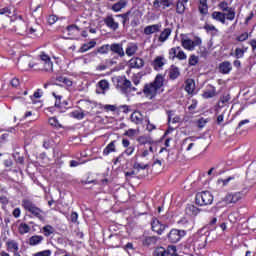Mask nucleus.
Instances as JSON below:
<instances>
[{
  "mask_svg": "<svg viewBox=\"0 0 256 256\" xmlns=\"http://www.w3.org/2000/svg\"><path fill=\"white\" fill-rule=\"evenodd\" d=\"M163 75L158 74L152 83L145 84L143 93L148 99H154L157 91L163 87Z\"/></svg>",
  "mask_w": 256,
  "mask_h": 256,
  "instance_id": "nucleus-1",
  "label": "nucleus"
},
{
  "mask_svg": "<svg viewBox=\"0 0 256 256\" xmlns=\"http://www.w3.org/2000/svg\"><path fill=\"white\" fill-rule=\"evenodd\" d=\"M22 205L26 211H29V213L34 215V217H37V219H39L40 221L45 220V212H43L41 208L36 207L35 204L31 202V200H23Z\"/></svg>",
  "mask_w": 256,
  "mask_h": 256,
  "instance_id": "nucleus-2",
  "label": "nucleus"
},
{
  "mask_svg": "<svg viewBox=\"0 0 256 256\" xmlns=\"http://www.w3.org/2000/svg\"><path fill=\"white\" fill-rule=\"evenodd\" d=\"M213 203V194L209 191H203L196 194V205L203 207L204 205H211Z\"/></svg>",
  "mask_w": 256,
  "mask_h": 256,
  "instance_id": "nucleus-3",
  "label": "nucleus"
},
{
  "mask_svg": "<svg viewBox=\"0 0 256 256\" xmlns=\"http://www.w3.org/2000/svg\"><path fill=\"white\" fill-rule=\"evenodd\" d=\"M14 24V31L18 32V35H23L24 33H27V23L24 22L23 16H18Z\"/></svg>",
  "mask_w": 256,
  "mask_h": 256,
  "instance_id": "nucleus-4",
  "label": "nucleus"
},
{
  "mask_svg": "<svg viewBox=\"0 0 256 256\" xmlns=\"http://www.w3.org/2000/svg\"><path fill=\"white\" fill-rule=\"evenodd\" d=\"M185 235V230L172 229L168 234V241H170V243H179L181 237H185Z\"/></svg>",
  "mask_w": 256,
  "mask_h": 256,
  "instance_id": "nucleus-5",
  "label": "nucleus"
},
{
  "mask_svg": "<svg viewBox=\"0 0 256 256\" xmlns=\"http://www.w3.org/2000/svg\"><path fill=\"white\" fill-rule=\"evenodd\" d=\"M201 43V38H196L194 41L191 39H183L182 47H184V49H187L188 51H193L195 47L201 45Z\"/></svg>",
  "mask_w": 256,
  "mask_h": 256,
  "instance_id": "nucleus-6",
  "label": "nucleus"
},
{
  "mask_svg": "<svg viewBox=\"0 0 256 256\" xmlns=\"http://www.w3.org/2000/svg\"><path fill=\"white\" fill-rule=\"evenodd\" d=\"M110 51L112 55H117L120 58L125 57V50H123V44L122 43H113L110 45Z\"/></svg>",
  "mask_w": 256,
  "mask_h": 256,
  "instance_id": "nucleus-7",
  "label": "nucleus"
},
{
  "mask_svg": "<svg viewBox=\"0 0 256 256\" xmlns=\"http://www.w3.org/2000/svg\"><path fill=\"white\" fill-rule=\"evenodd\" d=\"M130 69H143L145 67V60L140 57H134L129 60Z\"/></svg>",
  "mask_w": 256,
  "mask_h": 256,
  "instance_id": "nucleus-8",
  "label": "nucleus"
},
{
  "mask_svg": "<svg viewBox=\"0 0 256 256\" xmlns=\"http://www.w3.org/2000/svg\"><path fill=\"white\" fill-rule=\"evenodd\" d=\"M152 231L157 233L158 235H162L163 231L168 227L167 224H161V222L157 219H154L151 223Z\"/></svg>",
  "mask_w": 256,
  "mask_h": 256,
  "instance_id": "nucleus-9",
  "label": "nucleus"
},
{
  "mask_svg": "<svg viewBox=\"0 0 256 256\" xmlns=\"http://www.w3.org/2000/svg\"><path fill=\"white\" fill-rule=\"evenodd\" d=\"M166 63L165 57L157 56L152 62V67H154L155 71H159V69H163Z\"/></svg>",
  "mask_w": 256,
  "mask_h": 256,
  "instance_id": "nucleus-10",
  "label": "nucleus"
},
{
  "mask_svg": "<svg viewBox=\"0 0 256 256\" xmlns=\"http://www.w3.org/2000/svg\"><path fill=\"white\" fill-rule=\"evenodd\" d=\"M161 23L149 25L144 28V35H153V33H159L161 31Z\"/></svg>",
  "mask_w": 256,
  "mask_h": 256,
  "instance_id": "nucleus-11",
  "label": "nucleus"
},
{
  "mask_svg": "<svg viewBox=\"0 0 256 256\" xmlns=\"http://www.w3.org/2000/svg\"><path fill=\"white\" fill-rule=\"evenodd\" d=\"M159 237L157 236H146L144 237L142 244L144 247H153V245H157V241H159Z\"/></svg>",
  "mask_w": 256,
  "mask_h": 256,
  "instance_id": "nucleus-12",
  "label": "nucleus"
},
{
  "mask_svg": "<svg viewBox=\"0 0 256 256\" xmlns=\"http://www.w3.org/2000/svg\"><path fill=\"white\" fill-rule=\"evenodd\" d=\"M232 69H233V66L231 65V62H229V61H224L219 64V71L223 75H227V74L231 73Z\"/></svg>",
  "mask_w": 256,
  "mask_h": 256,
  "instance_id": "nucleus-13",
  "label": "nucleus"
},
{
  "mask_svg": "<svg viewBox=\"0 0 256 256\" xmlns=\"http://www.w3.org/2000/svg\"><path fill=\"white\" fill-rule=\"evenodd\" d=\"M122 145H123V147H125V151H124V153L126 154V155H128V156H131L133 153H135V146L134 145H132V146H130L131 145V142H129V140L128 139H122Z\"/></svg>",
  "mask_w": 256,
  "mask_h": 256,
  "instance_id": "nucleus-14",
  "label": "nucleus"
},
{
  "mask_svg": "<svg viewBox=\"0 0 256 256\" xmlns=\"http://www.w3.org/2000/svg\"><path fill=\"white\" fill-rule=\"evenodd\" d=\"M7 251L10 253H17L19 251V243L15 240H8L6 242Z\"/></svg>",
  "mask_w": 256,
  "mask_h": 256,
  "instance_id": "nucleus-15",
  "label": "nucleus"
},
{
  "mask_svg": "<svg viewBox=\"0 0 256 256\" xmlns=\"http://www.w3.org/2000/svg\"><path fill=\"white\" fill-rule=\"evenodd\" d=\"M179 75H181V71H179V67L172 65L168 72L169 79H171L172 81H175V79H177Z\"/></svg>",
  "mask_w": 256,
  "mask_h": 256,
  "instance_id": "nucleus-16",
  "label": "nucleus"
},
{
  "mask_svg": "<svg viewBox=\"0 0 256 256\" xmlns=\"http://www.w3.org/2000/svg\"><path fill=\"white\" fill-rule=\"evenodd\" d=\"M172 30L171 28H165L160 35L158 36L159 43H165L169 37H171Z\"/></svg>",
  "mask_w": 256,
  "mask_h": 256,
  "instance_id": "nucleus-17",
  "label": "nucleus"
},
{
  "mask_svg": "<svg viewBox=\"0 0 256 256\" xmlns=\"http://www.w3.org/2000/svg\"><path fill=\"white\" fill-rule=\"evenodd\" d=\"M211 17L212 19H214V21H219L220 23H222V25H225L226 23L224 12L214 11L211 14Z\"/></svg>",
  "mask_w": 256,
  "mask_h": 256,
  "instance_id": "nucleus-18",
  "label": "nucleus"
},
{
  "mask_svg": "<svg viewBox=\"0 0 256 256\" xmlns=\"http://www.w3.org/2000/svg\"><path fill=\"white\" fill-rule=\"evenodd\" d=\"M104 21L107 27L113 29V31H117V29H119V23L115 22V19L111 16H108Z\"/></svg>",
  "mask_w": 256,
  "mask_h": 256,
  "instance_id": "nucleus-19",
  "label": "nucleus"
},
{
  "mask_svg": "<svg viewBox=\"0 0 256 256\" xmlns=\"http://www.w3.org/2000/svg\"><path fill=\"white\" fill-rule=\"evenodd\" d=\"M194 141H197V137L195 136H190L183 140V145H188V147L186 148V151H191V149L195 147V143H193Z\"/></svg>",
  "mask_w": 256,
  "mask_h": 256,
  "instance_id": "nucleus-20",
  "label": "nucleus"
},
{
  "mask_svg": "<svg viewBox=\"0 0 256 256\" xmlns=\"http://www.w3.org/2000/svg\"><path fill=\"white\" fill-rule=\"evenodd\" d=\"M185 91H187L189 95H192V93L195 91V80L187 79L185 81Z\"/></svg>",
  "mask_w": 256,
  "mask_h": 256,
  "instance_id": "nucleus-21",
  "label": "nucleus"
},
{
  "mask_svg": "<svg viewBox=\"0 0 256 256\" xmlns=\"http://www.w3.org/2000/svg\"><path fill=\"white\" fill-rule=\"evenodd\" d=\"M43 236L41 235H34V236H31L29 238V245H31V247H35V245H40V243L43 242Z\"/></svg>",
  "mask_w": 256,
  "mask_h": 256,
  "instance_id": "nucleus-22",
  "label": "nucleus"
},
{
  "mask_svg": "<svg viewBox=\"0 0 256 256\" xmlns=\"http://www.w3.org/2000/svg\"><path fill=\"white\" fill-rule=\"evenodd\" d=\"M138 49L139 47L137 46V44H130L127 46L126 51L124 53H126L128 57H133V55L137 53Z\"/></svg>",
  "mask_w": 256,
  "mask_h": 256,
  "instance_id": "nucleus-23",
  "label": "nucleus"
},
{
  "mask_svg": "<svg viewBox=\"0 0 256 256\" xmlns=\"http://www.w3.org/2000/svg\"><path fill=\"white\" fill-rule=\"evenodd\" d=\"M125 7H127V0H120L112 5V11L118 13V11H121V9H125Z\"/></svg>",
  "mask_w": 256,
  "mask_h": 256,
  "instance_id": "nucleus-24",
  "label": "nucleus"
},
{
  "mask_svg": "<svg viewBox=\"0 0 256 256\" xmlns=\"http://www.w3.org/2000/svg\"><path fill=\"white\" fill-rule=\"evenodd\" d=\"M130 119L132 123H135L136 125H140V123H143V117L141 116V112H133Z\"/></svg>",
  "mask_w": 256,
  "mask_h": 256,
  "instance_id": "nucleus-25",
  "label": "nucleus"
},
{
  "mask_svg": "<svg viewBox=\"0 0 256 256\" xmlns=\"http://www.w3.org/2000/svg\"><path fill=\"white\" fill-rule=\"evenodd\" d=\"M186 214L190 215V217L199 215V208H197L195 205H188L186 207Z\"/></svg>",
  "mask_w": 256,
  "mask_h": 256,
  "instance_id": "nucleus-26",
  "label": "nucleus"
},
{
  "mask_svg": "<svg viewBox=\"0 0 256 256\" xmlns=\"http://www.w3.org/2000/svg\"><path fill=\"white\" fill-rule=\"evenodd\" d=\"M199 11L202 15H207L209 6H207V0H199Z\"/></svg>",
  "mask_w": 256,
  "mask_h": 256,
  "instance_id": "nucleus-27",
  "label": "nucleus"
},
{
  "mask_svg": "<svg viewBox=\"0 0 256 256\" xmlns=\"http://www.w3.org/2000/svg\"><path fill=\"white\" fill-rule=\"evenodd\" d=\"M137 141L140 145H153V140L147 136H140Z\"/></svg>",
  "mask_w": 256,
  "mask_h": 256,
  "instance_id": "nucleus-28",
  "label": "nucleus"
},
{
  "mask_svg": "<svg viewBox=\"0 0 256 256\" xmlns=\"http://www.w3.org/2000/svg\"><path fill=\"white\" fill-rule=\"evenodd\" d=\"M115 141L110 142L103 151V155H109V153H115Z\"/></svg>",
  "mask_w": 256,
  "mask_h": 256,
  "instance_id": "nucleus-29",
  "label": "nucleus"
},
{
  "mask_svg": "<svg viewBox=\"0 0 256 256\" xmlns=\"http://www.w3.org/2000/svg\"><path fill=\"white\" fill-rule=\"evenodd\" d=\"M95 45H97V42L95 41H90L86 44H84L81 48H80V53H85L87 51H89V49H93V47H95Z\"/></svg>",
  "mask_w": 256,
  "mask_h": 256,
  "instance_id": "nucleus-30",
  "label": "nucleus"
},
{
  "mask_svg": "<svg viewBox=\"0 0 256 256\" xmlns=\"http://www.w3.org/2000/svg\"><path fill=\"white\" fill-rule=\"evenodd\" d=\"M210 87H211V90H208L203 93L202 96L204 97V99H211V98L215 97V95H217L215 87H213V86H210Z\"/></svg>",
  "mask_w": 256,
  "mask_h": 256,
  "instance_id": "nucleus-31",
  "label": "nucleus"
},
{
  "mask_svg": "<svg viewBox=\"0 0 256 256\" xmlns=\"http://www.w3.org/2000/svg\"><path fill=\"white\" fill-rule=\"evenodd\" d=\"M18 231L20 235H25V233H29V231H31V227H29L26 223H21L18 227Z\"/></svg>",
  "mask_w": 256,
  "mask_h": 256,
  "instance_id": "nucleus-32",
  "label": "nucleus"
},
{
  "mask_svg": "<svg viewBox=\"0 0 256 256\" xmlns=\"http://www.w3.org/2000/svg\"><path fill=\"white\" fill-rule=\"evenodd\" d=\"M118 17H121L123 19L122 23L123 25H125L126 23H129V17H133V11L129 10L124 14L118 15Z\"/></svg>",
  "mask_w": 256,
  "mask_h": 256,
  "instance_id": "nucleus-33",
  "label": "nucleus"
},
{
  "mask_svg": "<svg viewBox=\"0 0 256 256\" xmlns=\"http://www.w3.org/2000/svg\"><path fill=\"white\" fill-rule=\"evenodd\" d=\"M203 29H205L206 33H219V30L213 25V24H208L206 23L203 27Z\"/></svg>",
  "mask_w": 256,
  "mask_h": 256,
  "instance_id": "nucleus-34",
  "label": "nucleus"
},
{
  "mask_svg": "<svg viewBox=\"0 0 256 256\" xmlns=\"http://www.w3.org/2000/svg\"><path fill=\"white\" fill-rule=\"evenodd\" d=\"M42 231L45 237H49V235H53V233L55 232V229L51 225H46L42 228Z\"/></svg>",
  "mask_w": 256,
  "mask_h": 256,
  "instance_id": "nucleus-35",
  "label": "nucleus"
},
{
  "mask_svg": "<svg viewBox=\"0 0 256 256\" xmlns=\"http://www.w3.org/2000/svg\"><path fill=\"white\" fill-rule=\"evenodd\" d=\"M67 31L69 33V35H75V33H79V31H81V29L79 28V26L72 24L67 26Z\"/></svg>",
  "mask_w": 256,
  "mask_h": 256,
  "instance_id": "nucleus-36",
  "label": "nucleus"
},
{
  "mask_svg": "<svg viewBox=\"0 0 256 256\" xmlns=\"http://www.w3.org/2000/svg\"><path fill=\"white\" fill-rule=\"evenodd\" d=\"M225 13V20L227 19L228 21H233L235 19V8H230L228 11Z\"/></svg>",
  "mask_w": 256,
  "mask_h": 256,
  "instance_id": "nucleus-37",
  "label": "nucleus"
},
{
  "mask_svg": "<svg viewBox=\"0 0 256 256\" xmlns=\"http://www.w3.org/2000/svg\"><path fill=\"white\" fill-rule=\"evenodd\" d=\"M109 51H111V45H109V44H105V45L101 46L100 48H98V53H101L102 55H107V53H109Z\"/></svg>",
  "mask_w": 256,
  "mask_h": 256,
  "instance_id": "nucleus-38",
  "label": "nucleus"
},
{
  "mask_svg": "<svg viewBox=\"0 0 256 256\" xmlns=\"http://www.w3.org/2000/svg\"><path fill=\"white\" fill-rule=\"evenodd\" d=\"M176 13H179L180 15L185 13V4L181 1H178L176 4Z\"/></svg>",
  "mask_w": 256,
  "mask_h": 256,
  "instance_id": "nucleus-39",
  "label": "nucleus"
},
{
  "mask_svg": "<svg viewBox=\"0 0 256 256\" xmlns=\"http://www.w3.org/2000/svg\"><path fill=\"white\" fill-rule=\"evenodd\" d=\"M245 51H247V48H245V50L241 48H236L234 53L236 59H242V57H244L245 55Z\"/></svg>",
  "mask_w": 256,
  "mask_h": 256,
  "instance_id": "nucleus-40",
  "label": "nucleus"
},
{
  "mask_svg": "<svg viewBox=\"0 0 256 256\" xmlns=\"http://www.w3.org/2000/svg\"><path fill=\"white\" fill-rule=\"evenodd\" d=\"M179 49H181V47L171 48L170 51H169V59H175V57L177 58V54L179 53Z\"/></svg>",
  "mask_w": 256,
  "mask_h": 256,
  "instance_id": "nucleus-41",
  "label": "nucleus"
},
{
  "mask_svg": "<svg viewBox=\"0 0 256 256\" xmlns=\"http://www.w3.org/2000/svg\"><path fill=\"white\" fill-rule=\"evenodd\" d=\"M243 199V193L236 192L232 194V203H237L238 201H241Z\"/></svg>",
  "mask_w": 256,
  "mask_h": 256,
  "instance_id": "nucleus-42",
  "label": "nucleus"
},
{
  "mask_svg": "<svg viewBox=\"0 0 256 256\" xmlns=\"http://www.w3.org/2000/svg\"><path fill=\"white\" fill-rule=\"evenodd\" d=\"M198 53L203 59H207V55H209V51H207V48L205 47H199Z\"/></svg>",
  "mask_w": 256,
  "mask_h": 256,
  "instance_id": "nucleus-43",
  "label": "nucleus"
},
{
  "mask_svg": "<svg viewBox=\"0 0 256 256\" xmlns=\"http://www.w3.org/2000/svg\"><path fill=\"white\" fill-rule=\"evenodd\" d=\"M49 124H50L52 127H56V129L61 128V124H59V121H58L57 118H55V117H52V118L49 119Z\"/></svg>",
  "mask_w": 256,
  "mask_h": 256,
  "instance_id": "nucleus-44",
  "label": "nucleus"
},
{
  "mask_svg": "<svg viewBox=\"0 0 256 256\" xmlns=\"http://www.w3.org/2000/svg\"><path fill=\"white\" fill-rule=\"evenodd\" d=\"M188 63L190 66L194 67L195 65H197V63H199V57H197L195 55H191Z\"/></svg>",
  "mask_w": 256,
  "mask_h": 256,
  "instance_id": "nucleus-45",
  "label": "nucleus"
},
{
  "mask_svg": "<svg viewBox=\"0 0 256 256\" xmlns=\"http://www.w3.org/2000/svg\"><path fill=\"white\" fill-rule=\"evenodd\" d=\"M100 89H102V91H107V89H109V82L107 80H101L98 83Z\"/></svg>",
  "mask_w": 256,
  "mask_h": 256,
  "instance_id": "nucleus-46",
  "label": "nucleus"
},
{
  "mask_svg": "<svg viewBox=\"0 0 256 256\" xmlns=\"http://www.w3.org/2000/svg\"><path fill=\"white\" fill-rule=\"evenodd\" d=\"M70 115L71 117H74V119H83V117H85V113L79 111L71 112Z\"/></svg>",
  "mask_w": 256,
  "mask_h": 256,
  "instance_id": "nucleus-47",
  "label": "nucleus"
},
{
  "mask_svg": "<svg viewBox=\"0 0 256 256\" xmlns=\"http://www.w3.org/2000/svg\"><path fill=\"white\" fill-rule=\"evenodd\" d=\"M247 39H249V33L247 32L242 33L236 38V40H238L240 43H242L243 41H247Z\"/></svg>",
  "mask_w": 256,
  "mask_h": 256,
  "instance_id": "nucleus-48",
  "label": "nucleus"
},
{
  "mask_svg": "<svg viewBox=\"0 0 256 256\" xmlns=\"http://www.w3.org/2000/svg\"><path fill=\"white\" fill-rule=\"evenodd\" d=\"M218 7L219 9H221V11H229V9H231V7H229V4L227 2H220Z\"/></svg>",
  "mask_w": 256,
  "mask_h": 256,
  "instance_id": "nucleus-49",
  "label": "nucleus"
},
{
  "mask_svg": "<svg viewBox=\"0 0 256 256\" xmlns=\"http://www.w3.org/2000/svg\"><path fill=\"white\" fill-rule=\"evenodd\" d=\"M53 97H55L56 101H55V107H61V99L62 96L61 95H57L55 92L52 93Z\"/></svg>",
  "mask_w": 256,
  "mask_h": 256,
  "instance_id": "nucleus-50",
  "label": "nucleus"
},
{
  "mask_svg": "<svg viewBox=\"0 0 256 256\" xmlns=\"http://www.w3.org/2000/svg\"><path fill=\"white\" fill-rule=\"evenodd\" d=\"M44 70L46 71H53V62H51V60H49L48 62H44Z\"/></svg>",
  "mask_w": 256,
  "mask_h": 256,
  "instance_id": "nucleus-51",
  "label": "nucleus"
},
{
  "mask_svg": "<svg viewBox=\"0 0 256 256\" xmlns=\"http://www.w3.org/2000/svg\"><path fill=\"white\" fill-rule=\"evenodd\" d=\"M176 58L179 59L180 61H183V60L187 59V54H185V52H183L181 49H179Z\"/></svg>",
  "mask_w": 256,
  "mask_h": 256,
  "instance_id": "nucleus-52",
  "label": "nucleus"
},
{
  "mask_svg": "<svg viewBox=\"0 0 256 256\" xmlns=\"http://www.w3.org/2000/svg\"><path fill=\"white\" fill-rule=\"evenodd\" d=\"M124 135H125L126 137H135V135H137V130H135V129H129V130H127V131L124 133Z\"/></svg>",
  "mask_w": 256,
  "mask_h": 256,
  "instance_id": "nucleus-53",
  "label": "nucleus"
},
{
  "mask_svg": "<svg viewBox=\"0 0 256 256\" xmlns=\"http://www.w3.org/2000/svg\"><path fill=\"white\" fill-rule=\"evenodd\" d=\"M149 167V165H142L140 163H134V169H136V171H141V169H147Z\"/></svg>",
  "mask_w": 256,
  "mask_h": 256,
  "instance_id": "nucleus-54",
  "label": "nucleus"
},
{
  "mask_svg": "<svg viewBox=\"0 0 256 256\" xmlns=\"http://www.w3.org/2000/svg\"><path fill=\"white\" fill-rule=\"evenodd\" d=\"M51 250H44L33 254V256H50Z\"/></svg>",
  "mask_w": 256,
  "mask_h": 256,
  "instance_id": "nucleus-55",
  "label": "nucleus"
},
{
  "mask_svg": "<svg viewBox=\"0 0 256 256\" xmlns=\"http://www.w3.org/2000/svg\"><path fill=\"white\" fill-rule=\"evenodd\" d=\"M223 201H225V203L227 204V205H230V203H233V194H227L225 197H224V199H223Z\"/></svg>",
  "mask_w": 256,
  "mask_h": 256,
  "instance_id": "nucleus-56",
  "label": "nucleus"
},
{
  "mask_svg": "<svg viewBox=\"0 0 256 256\" xmlns=\"http://www.w3.org/2000/svg\"><path fill=\"white\" fill-rule=\"evenodd\" d=\"M156 256H167V250L165 248H159L156 250Z\"/></svg>",
  "mask_w": 256,
  "mask_h": 256,
  "instance_id": "nucleus-57",
  "label": "nucleus"
},
{
  "mask_svg": "<svg viewBox=\"0 0 256 256\" xmlns=\"http://www.w3.org/2000/svg\"><path fill=\"white\" fill-rule=\"evenodd\" d=\"M48 23H49V25H55V23H57V16L50 15L48 17Z\"/></svg>",
  "mask_w": 256,
  "mask_h": 256,
  "instance_id": "nucleus-58",
  "label": "nucleus"
},
{
  "mask_svg": "<svg viewBox=\"0 0 256 256\" xmlns=\"http://www.w3.org/2000/svg\"><path fill=\"white\" fill-rule=\"evenodd\" d=\"M40 59H41L42 63H47L48 61H51V58L43 52L40 55Z\"/></svg>",
  "mask_w": 256,
  "mask_h": 256,
  "instance_id": "nucleus-59",
  "label": "nucleus"
},
{
  "mask_svg": "<svg viewBox=\"0 0 256 256\" xmlns=\"http://www.w3.org/2000/svg\"><path fill=\"white\" fill-rule=\"evenodd\" d=\"M221 103H229L231 101V96L229 94H225L220 98Z\"/></svg>",
  "mask_w": 256,
  "mask_h": 256,
  "instance_id": "nucleus-60",
  "label": "nucleus"
},
{
  "mask_svg": "<svg viewBox=\"0 0 256 256\" xmlns=\"http://www.w3.org/2000/svg\"><path fill=\"white\" fill-rule=\"evenodd\" d=\"M177 251V248L175 246H169L166 253L167 255H174Z\"/></svg>",
  "mask_w": 256,
  "mask_h": 256,
  "instance_id": "nucleus-61",
  "label": "nucleus"
},
{
  "mask_svg": "<svg viewBox=\"0 0 256 256\" xmlns=\"http://www.w3.org/2000/svg\"><path fill=\"white\" fill-rule=\"evenodd\" d=\"M206 124H207V121L205 120V118H201L198 120V127L200 129H203V127H205Z\"/></svg>",
  "mask_w": 256,
  "mask_h": 256,
  "instance_id": "nucleus-62",
  "label": "nucleus"
},
{
  "mask_svg": "<svg viewBox=\"0 0 256 256\" xmlns=\"http://www.w3.org/2000/svg\"><path fill=\"white\" fill-rule=\"evenodd\" d=\"M10 84H11L12 87H19L20 82H19V80L17 78H13L11 80Z\"/></svg>",
  "mask_w": 256,
  "mask_h": 256,
  "instance_id": "nucleus-63",
  "label": "nucleus"
},
{
  "mask_svg": "<svg viewBox=\"0 0 256 256\" xmlns=\"http://www.w3.org/2000/svg\"><path fill=\"white\" fill-rule=\"evenodd\" d=\"M160 5H163V7H171V1L170 0H160Z\"/></svg>",
  "mask_w": 256,
  "mask_h": 256,
  "instance_id": "nucleus-64",
  "label": "nucleus"
}]
</instances>
